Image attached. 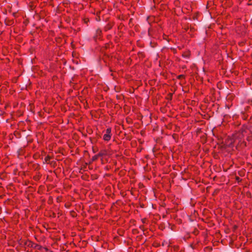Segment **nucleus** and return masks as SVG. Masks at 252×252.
Segmentation results:
<instances>
[{"label":"nucleus","instance_id":"f257e3e1","mask_svg":"<svg viewBox=\"0 0 252 252\" xmlns=\"http://www.w3.org/2000/svg\"><path fill=\"white\" fill-rule=\"evenodd\" d=\"M244 132L245 133H247V132L249 133L250 135L248 136L247 140H248V141L252 140V126H250L248 127H247L246 129L242 131V133Z\"/></svg>","mask_w":252,"mask_h":252},{"label":"nucleus","instance_id":"f03ea898","mask_svg":"<svg viewBox=\"0 0 252 252\" xmlns=\"http://www.w3.org/2000/svg\"><path fill=\"white\" fill-rule=\"evenodd\" d=\"M111 131V129L110 128H108L106 130V134H105L103 136V139L105 141H108L111 138L110 133Z\"/></svg>","mask_w":252,"mask_h":252},{"label":"nucleus","instance_id":"7ed1b4c3","mask_svg":"<svg viewBox=\"0 0 252 252\" xmlns=\"http://www.w3.org/2000/svg\"><path fill=\"white\" fill-rule=\"evenodd\" d=\"M99 157V155H95L92 158V161H95L96 160H97L98 159Z\"/></svg>","mask_w":252,"mask_h":252},{"label":"nucleus","instance_id":"20e7f679","mask_svg":"<svg viewBox=\"0 0 252 252\" xmlns=\"http://www.w3.org/2000/svg\"><path fill=\"white\" fill-rule=\"evenodd\" d=\"M50 159V157L49 156H47L45 158V160L46 162H47Z\"/></svg>","mask_w":252,"mask_h":252},{"label":"nucleus","instance_id":"39448f33","mask_svg":"<svg viewBox=\"0 0 252 252\" xmlns=\"http://www.w3.org/2000/svg\"><path fill=\"white\" fill-rule=\"evenodd\" d=\"M104 154L103 153L100 152L97 155H99V157H100L103 156Z\"/></svg>","mask_w":252,"mask_h":252},{"label":"nucleus","instance_id":"423d86ee","mask_svg":"<svg viewBox=\"0 0 252 252\" xmlns=\"http://www.w3.org/2000/svg\"><path fill=\"white\" fill-rule=\"evenodd\" d=\"M184 77V76L183 75H180L179 76L178 78H183Z\"/></svg>","mask_w":252,"mask_h":252},{"label":"nucleus","instance_id":"0eeeda50","mask_svg":"<svg viewBox=\"0 0 252 252\" xmlns=\"http://www.w3.org/2000/svg\"><path fill=\"white\" fill-rule=\"evenodd\" d=\"M142 221H143V223H145V220H142Z\"/></svg>","mask_w":252,"mask_h":252},{"label":"nucleus","instance_id":"6e6552de","mask_svg":"<svg viewBox=\"0 0 252 252\" xmlns=\"http://www.w3.org/2000/svg\"><path fill=\"white\" fill-rule=\"evenodd\" d=\"M110 28H111V27H108V29H110Z\"/></svg>","mask_w":252,"mask_h":252},{"label":"nucleus","instance_id":"1a4fd4ad","mask_svg":"<svg viewBox=\"0 0 252 252\" xmlns=\"http://www.w3.org/2000/svg\"><path fill=\"white\" fill-rule=\"evenodd\" d=\"M184 56H185V57H188L187 55H184Z\"/></svg>","mask_w":252,"mask_h":252},{"label":"nucleus","instance_id":"9d476101","mask_svg":"<svg viewBox=\"0 0 252 252\" xmlns=\"http://www.w3.org/2000/svg\"><path fill=\"white\" fill-rule=\"evenodd\" d=\"M170 94V96L171 97V96H172V94Z\"/></svg>","mask_w":252,"mask_h":252},{"label":"nucleus","instance_id":"9b49d317","mask_svg":"<svg viewBox=\"0 0 252 252\" xmlns=\"http://www.w3.org/2000/svg\"><path fill=\"white\" fill-rule=\"evenodd\" d=\"M239 177H237V180H239Z\"/></svg>","mask_w":252,"mask_h":252}]
</instances>
